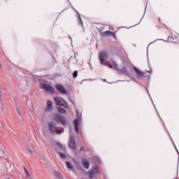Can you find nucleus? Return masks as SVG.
Wrapping results in <instances>:
<instances>
[{"label": "nucleus", "instance_id": "nucleus-1", "mask_svg": "<svg viewBox=\"0 0 179 179\" xmlns=\"http://www.w3.org/2000/svg\"><path fill=\"white\" fill-rule=\"evenodd\" d=\"M100 170L99 169V166H95L92 168L87 173L88 179H97V175L99 174Z\"/></svg>", "mask_w": 179, "mask_h": 179}, {"label": "nucleus", "instance_id": "nucleus-2", "mask_svg": "<svg viewBox=\"0 0 179 179\" xmlns=\"http://www.w3.org/2000/svg\"><path fill=\"white\" fill-rule=\"evenodd\" d=\"M76 116L78 119L73 120V125L76 134H79V121H80L82 113L79 110H76Z\"/></svg>", "mask_w": 179, "mask_h": 179}, {"label": "nucleus", "instance_id": "nucleus-3", "mask_svg": "<svg viewBox=\"0 0 179 179\" xmlns=\"http://www.w3.org/2000/svg\"><path fill=\"white\" fill-rule=\"evenodd\" d=\"M53 118L56 122H60L63 127H66V119L59 115V114H55Z\"/></svg>", "mask_w": 179, "mask_h": 179}, {"label": "nucleus", "instance_id": "nucleus-4", "mask_svg": "<svg viewBox=\"0 0 179 179\" xmlns=\"http://www.w3.org/2000/svg\"><path fill=\"white\" fill-rule=\"evenodd\" d=\"M54 101L57 106H61L62 107H64V108H68V103L62 98L55 97Z\"/></svg>", "mask_w": 179, "mask_h": 179}, {"label": "nucleus", "instance_id": "nucleus-5", "mask_svg": "<svg viewBox=\"0 0 179 179\" xmlns=\"http://www.w3.org/2000/svg\"><path fill=\"white\" fill-rule=\"evenodd\" d=\"M41 88L43 90H45V92H48V93H50V94H54L55 93V91L54 90V87H52V86L47 83L42 84Z\"/></svg>", "mask_w": 179, "mask_h": 179}, {"label": "nucleus", "instance_id": "nucleus-6", "mask_svg": "<svg viewBox=\"0 0 179 179\" xmlns=\"http://www.w3.org/2000/svg\"><path fill=\"white\" fill-rule=\"evenodd\" d=\"M107 52H101L100 55H99V61L101 64V65H105L107 66V63L106 62V61H107Z\"/></svg>", "mask_w": 179, "mask_h": 179}, {"label": "nucleus", "instance_id": "nucleus-7", "mask_svg": "<svg viewBox=\"0 0 179 179\" xmlns=\"http://www.w3.org/2000/svg\"><path fill=\"white\" fill-rule=\"evenodd\" d=\"M101 37H110V36H112L115 39L117 38L115 36V34L111 31H105L100 32Z\"/></svg>", "mask_w": 179, "mask_h": 179}, {"label": "nucleus", "instance_id": "nucleus-8", "mask_svg": "<svg viewBox=\"0 0 179 179\" xmlns=\"http://www.w3.org/2000/svg\"><path fill=\"white\" fill-rule=\"evenodd\" d=\"M69 147L73 150H75V149H76V143L75 142V138H70V141L69 142Z\"/></svg>", "mask_w": 179, "mask_h": 179}, {"label": "nucleus", "instance_id": "nucleus-9", "mask_svg": "<svg viewBox=\"0 0 179 179\" xmlns=\"http://www.w3.org/2000/svg\"><path fill=\"white\" fill-rule=\"evenodd\" d=\"M48 129L51 134H55V129L57 128V126L55 125V123L50 122L48 123Z\"/></svg>", "mask_w": 179, "mask_h": 179}, {"label": "nucleus", "instance_id": "nucleus-10", "mask_svg": "<svg viewBox=\"0 0 179 179\" xmlns=\"http://www.w3.org/2000/svg\"><path fill=\"white\" fill-rule=\"evenodd\" d=\"M56 89H57V90H59V92H60L61 93H62V94H66L67 92L66 90H65V87H64V86L61 84H57L55 85Z\"/></svg>", "mask_w": 179, "mask_h": 179}, {"label": "nucleus", "instance_id": "nucleus-11", "mask_svg": "<svg viewBox=\"0 0 179 179\" xmlns=\"http://www.w3.org/2000/svg\"><path fill=\"white\" fill-rule=\"evenodd\" d=\"M133 69L135 71V73H136L137 78H143V76H144L143 73H142L141 71H139V69H138V68L134 66Z\"/></svg>", "mask_w": 179, "mask_h": 179}, {"label": "nucleus", "instance_id": "nucleus-12", "mask_svg": "<svg viewBox=\"0 0 179 179\" xmlns=\"http://www.w3.org/2000/svg\"><path fill=\"white\" fill-rule=\"evenodd\" d=\"M73 10H75V12L77 13L78 15V24L80 26H83V22L82 21V18L80 17V14L79 13V12H78V10H76V9L73 8Z\"/></svg>", "mask_w": 179, "mask_h": 179}, {"label": "nucleus", "instance_id": "nucleus-13", "mask_svg": "<svg viewBox=\"0 0 179 179\" xmlns=\"http://www.w3.org/2000/svg\"><path fill=\"white\" fill-rule=\"evenodd\" d=\"M109 68H113V69H118V66L115 62L112 61L111 64L109 65Z\"/></svg>", "mask_w": 179, "mask_h": 179}, {"label": "nucleus", "instance_id": "nucleus-14", "mask_svg": "<svg viewBox=\"0 0 179 179\" xmlns=\"http://www.w3.org/2000/svg\"><path fill=\"white\" fill-rule=\"evenodd\" d=\"M47 106H48V111H50V110H52V101L48 100L47 101Z\"/></svg>", "mask_w": 179, "mask_h": 179}, {"label": "nucleus", "instance_id": "nucleus-15", "mask_svg": "<svg viewBox=\"0 0 179 179\" xmlns=\"http://www.w3.org/2000/svg\"><path fill=\"white\" fill-rule=\"evenodd\" d=\"M83 164L84 167H85L86 169H89V167H90V164L89 163L88 160L85 159L83 162Z\"/></svg>", "mask_w": 179, "mask_h": 179}, {"label": "nucleus", "instance_id": "nucleus-16", "mask_svg": "<svg viewBox=\"0 0 179 179\" xmlns=\"http://www.w3.org/2000/svg\"><path fill=\"white\" fill-rule=\"evenodd\" d=\"M57 110L61 114H65L66 113V110L62 107L58 108Z\"/></svg>", "mask_w": 179, "mask_h": 179}, {"label": "nucleus", "instance_id": "nucleus-17", "mask_svg": "<svg viewBox=\"0 0 179 179\" xmlns=\"http://www.w3.org/2000/svg\"><path fill=\"white\" fill-rule=\"evenodd\" d=\"M66 167L67 169H69V170L73 169V165L71 164V162H66Z\"/></svg>", "mask_w": 179, "mask_h": 179}, {"label": "nucleus", "instance_id": "nucleus-18", "mask_svg": "<svg viewBox=\"0 0 179 179\" xmlns=\"http://www.w3.org/2000/svg\"><path fill=\"white\" fill-rule=\"evenodd\" d=\"M52 174L55 178H59V173L57 171H53Z\"/></svg>", "mask_w": 179, "mask_h": 179}, {"label": "nucleus", "instance_id": "nucleus-19", "mask_svg": "<svg viewBox=\"0 0 179 179\" xmlns=\"http://www.w3.org/2000/svg\"><path fill=\"white\" fill-rule=\"evenodd\" d=\"M57 146H58V148H59V149H62V150L64 152H65V150H66V148L65 147H63L62 145H61V143H57Z\"/></svg>", "mask_w": 179, "mask_h": 179}, {"label": "nucleus", "instance_id": "nucleus-20", "mask_svg": "<svg viewBox=\"0 0 179 179\" xmlns=\"http://www.w3.org/2000/svg\"><path fill=\"white\" fill-rule=\"evenodd\" d=\"M55 133L57 134V135H61V134H64V129H62V130L57 129L55 130Z\"/></svg>", "mask_w": 179, "mask_h": 179}, {"label": "nucleus", "instance_id": "nucleus-21", "mask_svg": "<svg viewBox=\"0 0 179 179\" xmlns=\"http://www.w3.org/2000/svg\"><path fill=\"white\" fill-rule=\"evenodd\" d=\"M58 155L61 157V159H66V155L62 152H59Z\"/></svg>", "mask_w": 179, "mask_h": 179}, {"label": "nucleus", "instance_id": "nucleus-22", "mask_svg": "<svg viewBox=\"0 0 179 179\" xmlns=\"http://www.w3.org/2000/svg\"><path fill=\"white\" fill-rule=\"evenodd\" d=\"M121 72H122L123 73H127L128 72V71L127 70V67H122L121 69Z\"/></svg>", "mask_w": 179, "mask_h": 179}, {"label": "nucleus", "instance_id": "nucleus-23", "mask_svg": "<svg viewBox=\"0 0 179 179\" xmlns=\"http://www.w3.org/2000/svg\"><path fill=\"white\" fill-rule=\"evenodd\" d=\"M73 78H74V79L76 78H78V71H75L73 73Z\"/></svg>", "mask_w": 179, "mask_h": 179}, {"label": "nucleus", "instance_id": "nucleus-24", "mask_svg": "<svg viewBox=\"0 0 179 179\" xmlns=\"http://www.w3.org/2000/svg\"><path fill=\"white\" fill-rule=\"evenodd\" d=\"M69 101L73 104V106H75V101H73V100L69 99Z\"/></svg>", "mask_w": 179, "mask_h": 179}, {"label": "nucleus", "instance_id": "nucleus-25", "mask_svg": "<svg viewBox=\"0 0 179 179\" xmlns=\"http://www.w3.org/2000/svg\"><path fill=\"white\" fill-rule=\"evenodd\" d=\"M26 177H30V173L28 172H25Z\"/></svg>", "mask_w": 179, "mask_h": 179}, {"label": "nucleus", "instance_id": "nucleus-26", "mask_svg": "<svg viewBox=\"0 0 179 179\" xmlns=\"http://www.w3.org/2000/svg\"><path fill=\"white\" fill-rule=\"evenodd\" d=\"M85 150V148L83 147L80 148V152H83Z\"/></svg>", "mask_w": 179, "mask_h": 179}, {"label": "nucleus", "instance_id": "nucleus-27", "mask_svg": "<svg viewBox=\"0 0 179 179\" xmlns=\"http://www.w3.org/2000/svg\"><path fill=\"white\" fill-rule=\"evenodd\" d=\"M28 152L30 155H33V151L30 149H28Z\"/></svg>", "mask_w": 179, "mask_h": 179}, {"label": "nucleus", "instance_id": "nucleus-28", "mask_svg": "<svg viewBox=\"0 0 179 179\" xmlns=\"http://www.w3.org/2000/svg\"><path fill=\"white\" fill-rule=\"evenodd\" d=\"M24 172H25V173H27V172H28L27 169H26V167H24Z\"/></svg>", "mask_w": 179, "mask_h": 179}, {"label": "nucleus", "instance_id": "nucleus-29", "mask_svg": "<svg viewBox=\"0 0 179 179\" xmlns=\"http://www.w3.org/2000/svg\"><path fill=\"white\" fill-rule=\"evenodd\" d=\"M17 113H18L19 115H20V111L18 110Z\"/></svg>", "mask_w": 179, "mask_h": 179}, {"label": "nucleus", "instance_id": "nucleus-30", "mask_svg": "<svg viewBox=\"0 0 179 179\" xmlns=\"http://www.w3.org/2000/svg\"><path fill=\"white\" fill-rule=\"evenodd\" d=\"M103 82H106V79L103 80Z\"/></svg>", "mask_w": 179, "mask_h": 179}, {"label": "nucleus", "instance_id": "nucleus-31", "mask_svg": "<svg viewBox=\"0 0 179 179\" xmlns=\"http://www.w3.org/2000/svg\"><path fill=\"white\" fill-rule=\"evenodd\" d=\"M0 68H1V64H0Z\"/></svg>", "mask_w": 179, "mask_h": 179}]
</instances>
